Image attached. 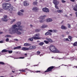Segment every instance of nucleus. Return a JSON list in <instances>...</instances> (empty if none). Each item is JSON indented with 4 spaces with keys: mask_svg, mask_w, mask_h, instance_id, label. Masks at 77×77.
<instances>
[{
    "mask_svg": "<svg viewBox=\"0 0 77 77\" xmlns=\"http://www.w3.org/2000/svg\"><path fill=\"white\" fill-rule=\"evenodd\" d=\"M17 25L15 24L13 25L12 27H11L9 29V31H11L12 30L11 32H10L11 35H13L14 33H16L17 35H19L21 34V32L18 31V30L23 31V27L22 26H21V22H17Z\"/></svg>",
    "mask_w": 77,
    "mask_h": 77,
    "instance_id": "obj_1",
    "label": "nucleus"
},
{
    "mask_svg": "<svg viewBox=\"0 0 77 77\" xmlns=\"http://www.w3.org/2000/svg\"><path fill=\"white\" fill-rule=\"evenodd\" d=\"M2 6L4 10L8 9L9 12L11 14H12L14 11V8L11 5L10 3H5L2 4Z\"/></svg>",
    "mask_w": 77,
    "mask_h": 77,
    "instance_id": "obj_2",
    "label": "nucleus"
},
{
    "mask_svg": "<svg viewBox=\"0 0 77 77\" xmlns=\"http://www.w3.org/2000/svg\"><path fill=\"white\" fill-rule=\"evenodd\" d=\"M49 49L52 53H58V50L53 45H51L49 46Z\"/></svg>",
    "mask_w": 77,
    "mask_h": 77,
    "instance_id": "obj_3",
    "label": "nucleus"
},
{
    "mask_svg": "<svg viewBox=\"0 0 77 77\" xmlns=\"http://www.w3.org/2000/svg\"><path fill=\"white\" fill-rule=\"evenodd\" d=\"M36 48V47L35 46L33 45L29 46V48L23 47L21 50H23V51H26V50L27 51L29 50H35Z\"/></svg>",
    "mask_w": 77,
    "mask_h": 77,
    "instance_id": "obj_4",
    "label": "nucleus"
},
{
    "mask_svg": "<svg viewBox=\"0 0 77 77\" xmlns=\"http://www.w3.org/2000/svg\"><path fill=\"white\" fill-rule=\"evenodd\" d=\"M39 34L38 33H37L34 35L35 36L32 37V38H33V39H35V40L41 39V37H39Z\"/></svg>",
    "mask_w": 77,
    "mask_h": 77,
    "instance_id": "obj_5",
    "label": "nucleus"
},
{
    "mask_svg": "<svg viewBox=\"0 0 77 77\" xmlns=\"http://www.w3.org/2000/svg\"><path fill=\"white\" fill-rule=\"evenodd\" d=\"M55 67L54 66H51L49 67L47 69V70L45 72H50V71H52V69H54Z\"/></svg>",
    "mask_w": 77,
    "mask_h": 77,
    "instance_id": "obj_6",
    "label": "nucleus"
},
{
    "mask_svg": "<svg viewBox=\"0 0 77 77\" xmlns=\"http://www.w3.org/2000/svg\"><path fill=\"white\" fill-rule=\"evenodd\" d=\"M42 11L45 12H46V13L49 12V10L46 7L43 8Z\"/></svg>",
    "mask_w": 77,
    "mask_h": 77,
    "instance_id": "obj_7",
    "label": "nucleus"
},
{
    "mask_svg": "<svg viewBox=\"0 0 77 77\" xmlns=\"http://www.w3.org/2000/svg\"><path fill=\"white\" fill-rule=\"evenodd\" d=\"M32 10L34 12H38V11H39V8L37 7H35L33 8Z\"/></svg>",
    "mask_w": 77,
    "mask_h": 77,
    "instance_id": "obj_8",
    "label": "nucleus"
},
{
    "mask_svg": "<svg viewBox=\"0 0 77 77\" xmlns=\"http://www.w3.org/2000/svg\"><path fill=\"white\" fill-rule=\"evenodd\" d=\"M4 18H2V20L3 21H7L8 20L6 19V18H7V16L6 15H5L4 16Z\"/></svg>",
    "mask_w": 77,
    "mask_h": 77,
    "instance_id": "obj_9",
    "label": "nucleus"
},
{
    "mask_svg": "<svg viewBox=\"0 0 77 77\" xmlns=\"http://www.w3.org/2000/svg\"><path fill=\"white\" fill-rule=\"evenodd\" d=\"M31 44L29 43H26L24 44V47H29L31 45Z\"/></svg>",
    "mask_w": 77,
    "mask_h": 77,
    "instance_id": "obj_10",
    "label": "nucleus"
},
{
    "mask_svg": "<svg viewBox=\"0 0 77 77\" xmlns=\"http://www.w3.org/2000/svg\"><path fill=\"white\" fill-rule=\"evenodd\" d=\"M53 3L54 4L59 5V2L58 1H57V0H53Z\"/></svg>",
    "mask_w": 77,
    "mask_h": 77,
    "instance_id": "obj_11",
    "label": "nucleus"
},
{
    "mask_svg": "<svg viewBox=\"0 0 77 77\" xmlns=\"http://www.w3.org/2000/svg\"><path fill=\"white\" fill-rule=\"evenodd\" d=\"M52 34H51L50 32H47L45 33V36H47L48 35H52Z\"/></svg>",
    "mask_w": 77,
    "mask_h": 77,
    "instance_id": "obj_12",
    "label": "nucleus"
},
{
    "mask_svg": "<svg viewBox=\"0 0 77 77\" xmlns=\"http://www.w3.org/2000/svg\"><path fill=\"white\" fill-rule=\"evenodd\" d=\"M27 70V71H29V69H22L19 70L20 71H21V72H26V70Z\"/></svg>",
    "mask_w": 77,
    "mask_h": 77,
    "instance_id": "obj_13",
    "label": "nucleus"
},
{
    "mask_svg": "<svg viewBox=\"0 0 77 77\" xmlns=\"http://www.w3.org/2000/svg\"><path fill=\"white\" fill-rule=\"evenodd\" d=\"M21 48V46H19L17 47H15L13 48V50H18V49H20Z\"/></svg>",
    "mask_w": 77,
    "mask_h": 77,
    "instance_id": "obj_14",
    "label": "nucleus"
},
{
    "mask_svg": "<svg viewBox=\"0 0 77 77\" xmlns=\"http://www.w3.org/2000/svg\"><path fill=\"white\" fill-rule=\"evenodd\" d=\"M29 3H27V2L26 1H25L24 2V6H29Z\"/></svg>",
    "mask_w": 77,
    "mask_h": 77,
    "instance_id": "obj_15",
    "label": "nucleus"
},
{
    "mask_svg": "<svg viewBox=\"0 0 77 77\" xmlns=\"http://www.w3.org/2000/svg\"><path fill=\"white\" fill-rule=\"evenodd\" d=\"M61 28L63 30H66V29H67V28L63 25L61 26Z\"/></svg>",
    "mask_w": 77,
    "mask_h": 77,
    "instance_id": "obj_16",
    "label": "nucleus"
},
{
    "mask_svg": "<svg viewBox=\"0 0 77 77\" xmlns=\"http://www.w3.org/2000/svg\"><path fill=\"white\" fill-rule=\"evenodd\" d=\"M46 39L49 42H50V43H52V42H53V40H51V38H46Z\"/></svg>",
    "mask_w": 77,
    "mask_h": 77,
    "instance_id": "obj_17",
    "label": "nucleus"
},
{
    "mask_svg": "<svg viewBox=\"0 0 77 77\" xmlns=\"http://www.w3.org/2000/svg\"><path fill=\"white\" fill-rule=\"evenodd\" d=\"M73 9L75 11H77V5L73 7Z\"/></svg>",
    "mask_w": 77,
    "mask_h": 77,
    "instance_id": "obj_18",
    "label": "nucleus"
},
{
    "mask_svg": "<svg viewBox=\"0 0 77 77\" xmlns=\"http://www.w3.org/2000/svg\"><path fill=\"white\" fill-rule=\"evenodd\" d=\"M53 20L49 18L48 19L46 20V21L47 22H51V21H52V20Z\"/></svg>",
    "mask_w": 77,
    "mask_h": 77,
    "instance_id": "obj_19",
    "label": "nucleus"
},
{
    "mask_svg": "<svg viewBox=\"0 0 77 77\" xmlns=\"http://www.w3.org/2000/svg\"><path fill=\"white\" fill-rule=\"evenodd\" d=\"M8 51L6 49H4L2 51V53H6V52H8Z\"/></svg>",
    "mask_w": 77,
    "mask_h": 77,
    "instance_id": "obj_20",
    "label": "nucleus"
},
{
    "mask_svg": "<svg viewBox=\"0 0 77 77\" xmlns=\"http://www.w3.org/2000/svg\"><path fill=\"white\" fill-rule=\"evenodd\" d=\"M17 14L18 15H23V14L22 13H21L20 12H19L17 13Z\"/></svg>",
    "mask_w": 77,
    "mask_h": 77,
    "instance_id": "obj_21",
    "label": "nucleus"
},
{
    "mask_svg": "<svg viewBox=\"0 0 77 77\" xmlns=\"http://www.w3.org/2000/svg\"><path fill=\"white\" fill-rule=\"evenodd\" d=\"M41 31V29H36L35 30V32H39Z\"/></svg>",
    "mask_w": 77,
    "mask_h": 77,
    "instance_id": "obj_22",
    "label": "nucleus"
},
{
    "mask_svg": "<svg viewBox=\"0 0 77 77\" xmlns=\"http://www.w3.org/2000/svg\"><path fill=\"white\" fill-rule=\"evenodd\" d=\"M55 5V8H56V9H59V7H58L57 6V5L58 4H54Z\"/></svg>",
    "mask_w": 77,
    "mask_h": 77,
    "instance_id": "obj_23",
    "label": "nucleus"
},
{
    "mask_svg": "<svg viewBox=\"0 0 77 77\" xmlns=\"http://www.w3.org/2000/svg\"><path fill=\"white\" fill-rule=\"evenodd\" d=\"M57 12L59 13H62V12H63V11L61 10H58Z\"/></svg>",
    "mask_w": 77,
    "mask_h": 77,
    "instance_id": "obj_24",
    "label": "nucleus"
},
{
    "mask_svg": "<svg viewBox=\"0 0 77 77\" xmlns=\"http://www.w3.org/2000/svg\"><path fill=\"white\" fill-rule=\"evenodd\" d=\"M44 44V43L43 42H41L39 43V45H41V46H42V45H43Z\"/></svg>",
    "mask_w": 77,
    "mask_h": 77,
    "instance_id": "obj_25",
    "label": "nucleus"
},
{
    "mask_svg": "<svg viewBox=\"0 0 77 77\" xmlns=\"http://www.w3.org/2000/svg\"><path fill=\"white\" fill-rule=\"evenodd\" d=\"M16 20H15V19H13L11 21V24H12V23H13L14 22H15V21Z\"/></svg>",
    "mask_w": 77,
    "mask_h": 77,
    "instance_id": "obj_26",
    "label": "nucleus"
},
{
    "mask_svg": "<svg viewBox=\"0 0 77 77\" xmlns=\"http://www.w3.org/2000/svg\"><path fill=\"white\" fill-rule=\"evenodd\" d=\"M44 42L45 43V44H49V42H48V41H47L46 40H45L44 41Z\"/></svg>",
    "mask_w": 77,
    "mask_h": 77,
    "instance_id": "obj_27",
    "label": "nucleus"
},
{
    "mask_svg": "<svg viewBox=\"0 0 77 77\" xmlns=\"http://www.w3.org/2000/svg\"><path fill=\"white\" fill-rule=\"evenodd\" d=\"M52 32L53 33H56V32H57V31L56 29H54L52 30Z\"/></svg>",
    "mask_w": 77,
    "mask_h": 77,
    "instance_id": "obj_28",
    "label": "nucleus"
},
{
    "mask_svg": "<svg viewBox=\"0 0 77 77\" xmlns=\"http://www.w3.org/2000/svg\"><path fill=\"white\" fill-rule=\"evenodd\" d=\"M5 38H7V37H8V38H9L10 37H11V35H7L5 36Z\"/></svg>",
    "mask_w": 77,
    "mask_h": 77,
    "instance_id": "obj_29",
    "label": "nucleus"
},
{
    "mask_svg": "<svg viewBox=\"0 0 77 77\" xmlns=\"http://www.w3.org/2000/svg\"><path fill=\"white\" fill-rule=\"evenodd\" d=\"M39 18H40V19H41V20H43V19H44V16H41Z\"/></svg>",
    "mask_w": 77,
    "mask_h": 77,
    "instance_id": "obj_30",
    "label": "nucleus"
},
{
    "mask_svg": "<svg viewBox=\"0 0 77 77\" xmlns=\"http://www.w3.org/2000/svg\"><path fill=\"white\" fill-rule=\"evenodd\" d=\"M37 4H38V2H33V5H36Z\"/></svg>",
    "mask_w": 77,
    "mask_h": 77,
    "instance_id": "obj_31",
    "label": "nucleus"
},
{
    "mask_svg": "<svg viewBox=\"0 0 77 77\" xmlns=\"http://www.w3.org/2000/svg\"><path fill=\"white\" fill-rule=\"evenodd\" d=\"M73 45H74V46H77V42H75L74 43Z\"/></svg>",
    "mask_w": 77,
    "mask_h": 77,
    "instance_id": "obj_32",
    "label": "nucleus"
},
{
    "mask_svg": "<svg viewBox=\"0 0 77 77\" xmlns=\"http://www.w3.org/2000/svg\"><path fill=\"white\" fill-rule=\"evenodd\" d=\"M64 41H69V39L68 38H67L66 39L64 38Z\"/></svg>",
    "mask_w": 77,
    "mask_h": 77,
    "instance_id": "obj_33",
    "label": "nucleus"
},
{
    "mask_svg": "<svg viewBox=\"0 0 77 77\" xmlns=\"http://www.w3.org/2000/svg\"><path fill=\"white\" fill-rule=\"evenodd\" d=\"M47 26H45V25H43L42 26V28H45Z\"/></svg>",
    "mask_w": 77,
    "mask_h": 77,
    "instance_id": "obj_34",
    "label": "nucleus"
},
{
    "mask_svg": "<svg viewBox=\"0 0 77 77\" xmlns=\"http://www.w3.org/2000/svg\"><path fill=\"white\" fill-rule=\"evenodd\" d=\"M33 38H29V41H33Z\"/></svg>",
    "mask_w": 77,
    "mask_h": 77,
    "instance_id": "obj_35",
    "label": "nucleus"
},
{
    "mask_svg": "<svg viewBox=\"0 0 77 77\" xmlns=\"http://www.w3.org/2000/svg\"><path fill=\"white\" fill-rule=\"evenodd\" d=\"M0 65H5V63L3 62H0Z\"/></svg>",
    "mask_w": 77,
    "mask_h": 77,
    "instance_id": "obj_36",
    "label": "nucleus"
},
{
    "mask_svg": "<svg viewBox=\"0 0 77 77\" xmlns=\"http://www.w3.org/2000/svg\"><path fill=\"white\" fill-rule=\"evenodd\" d=\"M13 51H8V53L9 54H11V53H13Z\"/></svg>",
    "mask_w": 77,
    "mask_h": 77,
    "instance_id": "obj_37",
    "label": "nucleus"
},
{
    "mask_svg": "<svg viewBox=\"0 0 77 77\" xmlns=\"http://www.w3.org/2000/svg\"><path fill=\"white\" fill-rule=\"evenodd\" d=\"M68 28H70V27H71V25H70L68 23Z\"/></svg>",
    "mask_w": 77,
    "mask_h": 77,
    "instance_id": "obj_38",
    "label": "nucleus"
},
{
    "mask_svg": "<svg viewBox=\"0 0 77 77\" xmlns=\"http://www.w3.org/2000/svg\"><path fill=\"white\" fill-rule=\"evenodd\" d=\"M9 38H7L6 39V42H9Z\"/></svg>",
    "mask_w": 77,
    "mask_h": 77,
    "instance_id": "obj_39",
    "label": "nucleus"
},
{
    "mask_svg": "<svg viewBox=\"0 0 77 77\" xmlns=\"http://www.w3.org/2000/svg\"><path fill=\"white\" fill-rule=\"evenodd\" d=\"M37 54H39L41 53V52L40 51H38L37 52Z\"/></svg>",
    "mask_w": 77,
    "mask_h": 77,
    "instance_id": "obj_40",
    "label": "nucleus"
},
{
    "mask_svg": "<svg viewBox=\"0 0 77 77\" xmlns=\"http://www.w3.org/2000/svg\"><path fill=\"white\" fill-rule=\"evenodd\" d=\"M69 39H70V40H71V39H72V37H71V36H69Z\"/></svg>",
    "mask_w": 77,
    "mask_h": 77,
    "instance_id": "obj_41",
    "label": "nucleus"
},
{
    "mask_svg": "<svg viewBox=\"0 0 77 77\" xmlns=\"http://www.w3.org/2000/svg\"><path fill=\"white\" fill-rule=\"evenodd\" d=\"M61 2H62V3H65V2H66V1H65V0H62L61 1Z\"/></svg>",
    "mask_w": 77,
    "mask_h": 77,
    "instance_id": "obj_42",
    "label": "nucleus"
},
{
    "mask_svg": "<svg viewBox=\"0 0 77 77\" xmlns=\"http://www.w3.org/2000/svg\"><path fill=\"white\" fill-rule=\"evenodd\" d=\"M66 35H69V32L68 31H67L66 32Z\"/></svg>",
    "mask_w": 77,
    "mask_h": 77,
    "instance_id": "obj_43",
    "label": "nucleus"
},
{
    "mask_svg": "<svg viewBox=\"0 0 77 77\" xmlns=\"http://www.w3.org/2000/svg\"><path fill=\"white\" fill-rule=\"evenodd\" d=\"M17 59H24V57H20L19 58H18Z\"/></svg>",
    "mask_w": 77,
    "mask_h": 77,
    "instance_id": "obj_44",
    "label": "nucleus"
},
{
    "mask_svg": "<svg viewBox=\"0 0 77 77\" xmlns=\"http://www.w3.org/2000/svg\"><path fill=\"white\" fill-rule=\"evenodd\" d=\"M48 31L52 32H53V30H51V29L49 30H48Z\"/></svg>",
    "mask_w": 77,
    "mask_h": 77,
    "instance_id": "obj_45",
    "label": "nucleus"
},
{
    "mask_svg": "<svg viewBox=\"0 0 77 77\" xmlns=\"http://www.w3.org/2000/svg\"><path fill=\"white\" fill-rule=\"evenodd\" d=\"M3 12V9L0 8V12Z\"/></svg>",
    "mask_w": 77,
    "mask_h": 77,
    "instance_id": "obj_46",
    "label": "nucleus"
},
{
    "mask_svg": "<svg viewBox=\"0 0 77 77\" xmlns=\"http://www.w3.org/2000/svg\"><path fill=\"white\" fill-rule=\"evenodd\" d=\"M11 0H5V2H9L11 1Z\"/></svg>",
    "mask_w": 77,
    "mask_h": 77,
    "instance_id": "obj_47",
    "label": "nucleus"
},
{
    "mask_svg": "<svg viewBox=\"0 0 77 77\" xmlns=\"http://www.w3.org/2000/svg\"><path fill=\"white\" fill-rule=\"evenodd\" d=\"M14 41H18V39H14Z\"/></svg>",
    "mask_w": 77,
    "mask_h": 77,
    "instance_id": "obj_48",
    "label": "nucleus"
},
{
    "mask_svg": "<svg viewBox=\"0 0 77 77\" xmlns=\"http://www.w3.org/2000/svg\"><path fill=\"white\" fill-rule=\"evenodd\" d=\"M71 2H75V0H70Z\"/></svg>",
    "mask_w": 77,
    "mask_h": 77,
    "instance_id": "obj_49",
    "label": "nucleus"
},
{
    "mask_svg": "<svg viewBox=\"0 0 77 77\" xmlns=\"http://www.w3.org/2000/svg\"><path fill=\"white\" fill-rule=\"evenodd\" d=\"M20 12H24V10H20Z\"/></svg>",
    "mask_w": 77,
    "mask_h": 77,
    "instance_id": "obj_50",
    "label": "nucleus"
},
{
    "mask_svg": "<svg viewBox=\"0 0 77 77\" xmlns=\"http://www.w3.org/2000/svg\"><path fill=\"white\" fill-rule=\"evenodd\" d=\"M36 72L38 73V72H41V71H36Z\"/></svg>",
    "mask_w": 77,
    "mask_h": 77,
    "instance_id": "obj_51",
    "label": "nucleus"
},
{
    "mask_svg": "<svg viewBox=\"0 0 77 77\" xmlns=\"http://www.w3.org/2000/svg\"><path fill=\"white\" fill-rule=\"evenodd\" d=\"M0 43H3V41H0Z\"/></svg>",
    "mask_w": 77,
    "mask_h": 77,
    "instance_id": "obj_52",
    "label": "nucleus"
},
{
    "mask_svg": "<svg viewBox=\"0 0 77 77\" xmlns=\"http://www.w3.org/2000/svg\"><path fill=\"white\" fill-rule=\"evenodd\" d=\"M39 22L40 23H42V20H40Z\"/></svg>",
    "mask_w": 77,
    "mask_h": 77,
    "instance_id": "obj_53",
    "label": "nucleus"
},
{
    "mask_svg": "<svg viewBox=\"0 0 77 77\" xmlns=\"http://www.w3.org/2000/svg\"><path fill=\"white\" fill-rule=\"evenodd\" d=\"M24 55L25 56H27V54H24Z\"/></svg>",
    "mask_w": 77,
    "mask_h": 77,
    "instance_id": "obj_54",
    "label": "nucleus"
},
{
    "mask_svg": "<svg viewBox=\"0 0 77 77\" xmlns=\"http://www.w3.org/2000/svg\"><path fill=\"white\" fill-rule=\"evenodd\" d=\"M30 26H31V27H33V26L32 25V24H30Z\"/></svg>",
    "mask_w": 77,
    "mask_h": 77,
    "instance_id": "obj_55",
    "label": "nucleus"
},
{
    "mask_svg": "<svg viewBox=\"0 0 77 77\" xmlns=\"http://www.w3.org/2000/svg\"><path fill=\"white\" fill-rule=\"evenodd\" d=\"M43 16V18H44V17H46V16L45 15Z\"/></svg>",
    "mask_w": 77,
    "mask_h": 77,
    "instance_id": "obj_56",
    "label": "nucleus"
},
{
    "mask_svg": "<svg viewBox=\"0 0 77 77\" xmlns=\"http://www.w3.org/2000/svg\"><path fill=\"white\" fill-rule=\"evenodd\" d=\"M2 33H3L2 32H0V34H2Z\"/></svg>",
    "mask_w": 77,
    "mask_h": 77,
    "instance_id": "obj_57",
    "label": "nucleus"
},
{
    "mask_svg": "<svg viewBox=\"0 0 77 77\" xmlns=\"http://www.w3.org/2000/svg\"><path fill=\"white\" fill-rule=\"evenodd\" d=\"M69 15H70V16H72V15L71 14H70Z\"/></svg>",
    "mask_w": 77,
    "mask_h": 77,
    "instance_id": "obj_58",
    "label": "nucleus"
},
{
    "mask_svg": "<svg viewBox=\"0 0 77 77\" xmlns=\"http://www.w3.org/2000/svg\"><path fill=\"white\" fill-rule=\"evenodd\" d=\"M12 71L13 72V73H14V72H15V71H13L12 70Z\"/></svg>",
    "mask_w": 77,
    "mask_h": 77,
    "instance_id": "obj_59",
    "label": "nucleus"
},
{
    "mask_svg": "<svg viewBox=\"0 0 77 77\" xmlns=\"http://www.w3.org/2000/svg\"><path fill=\"white\" fill-rule=\"evenodd\" d=\"M63 21H64L63 20V21H62L61 23H63Z\"/></svg>",
    "mask_w": 77,
    "mask_h": 77,
    "instance_id": "obj_60",
    "label": "nucleus"
},
{
    "mask_svg": "<svg viewBox=\"0 0 77 77\" xmlns=\"http://www.w3.org/2000/svg\"><path fill=\"white\" fill-rule=\"evenodd\" d=\"M30 71H31V72H33V71H32L31 70H30Z\"/></svg>",
    "mask_w": 77,
    "mask_h": 77,
    "instance_id": "obj_61",
    "label": "nucleus"
},
{
    "mask_svg": "<svg viewBox=\"0 0 77 77\" xmlns=\"http://www.w3.org/2000/svg\"><path fill=\"white\" fill-rule=\"evenodd\" d=\"M0 77H4V76H0Z\"/></svg>",
    "mask_w": 77,
    "mask_h": 77,
    "instance_id": "obj_62",
    "label": "nucleus"
},
{
    "mask_svg": "<svg viewBox=\"0 0 77 77\" xmlns=\"http://www.w3.org/2000/svg\"><path fill=\"white\" fill-rule=\"evenodd\" d=\"M16 0H14V2H16Z\"/></svg>",
    "mask_w": 77,
    "mask_h": 77,
    "instance_id": "obj_63",
    "label": "nucleus"
},
{
    "mask_svg": "<svg viewBox=\"0 0 77 77\" xmlns=\"http://www.w3.org/2000/svg\"><path fill=\"white\" fill-rule=\"evenodd\" d=\"M18 53V52H16V53Z\"/></svg>",
    "mask_w": 77,
    "mask_h": 77,
    "instance_id": "obj_64",
    "label": "nucleus"
}]
</instances>
